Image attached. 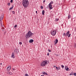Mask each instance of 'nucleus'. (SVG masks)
Returning <instances> with one entry per match:
<instances>
[{
    "instance_id": "nucleus-1",
    "label": "nucleus",
    "mask_w": 76,
    "mask_h": 76,
    "mask_svg": "<svg viewBox=\"0 0 76 76\" xmlns=\"http://www.w3.org/2000/svg\"><path fill=\"white\" fill-rule=\"evenodd\" d=\"M22 4L23 7L26 8L29 5V2L28 0H23Z\"/></svg>"
},
{
    "instance_id": "nucleus-2",
    "label": "nucleus",
    "mask_w": 76,
    "mask_h": 76,
    "mask_svg": "<svg viewBox=\"0 0 76 76\" xmlns=\"http://www.w3.org/2000/svg\"><path fill=\"white\" fill-rule=\"evenodd\" d=\"M32 35H34L33 33L31 32V31H29L28 33L26 34V38H31L32 37Z\"/></svg>"
},
{
    "instance_id": "nucleus-3",
    "label": "nucleus",
    "mask_w": 76,
    "mask_h": 76,
    "mask_svg": "<svg viewBox=\"0 0 76 76\" xmlns=\"http://www.w3.org/2000/svg\"><path fill=\"white\" fill-rule=\"evenodd\" d=\"M47 62L46 61H43V62H41V66H43V67H44L47 64Z\"/></svg>"
},
{
    "instance_id": "nucleus-4",
    "label": "nucleus",
    "mask_w": 76,
    "mask_h": 76,
    "mask_svg": "<svg viewBox=\"0 0 76 76\" xmlns=\"http://www.w3.org/2000/svg\"><path fill=\"white\" fill-rule=\"evenodd\" d=\"M52 4H53V1H52L50 2V3L49 4V7L50 8V10L53 9V7H52Z\"/></svg>"
},
{
    "instance_id": "nucleus-5",
    "label": "nucleus",
    "mask_w": 76,
    "mask_h": 76,
    "mask_svg": "<svg viewBox=\"0 0 76 76\" xmlns=\"http://www.w3.org/2000/svg\"><path fill=\"white\" fill-rule=\"evenodd\" d=\"M56 34V31H53L51 32V34L52 35H55Z\"/></svg>"
},
{
    "instance_id": "nucleus-6",
    "label": "nucleus",
    "mask_w": 76,
    "mask_h": 76,
    "mask_svg": "<svg viewBox=\"0 0 76 76\" xmlns=\"http://www.w3.org/2000/svg\"><path fill=\"white\" fill-rule=\"evenodd\" d=\"M3 17H4V15H2L1 16V17L0 18V21H1L3 19Z\"/></svg>"
},
{
    "instance_id": "nucleus-7",
    "label": "nucleus",
    "mask_w": 76,
    "mask_h": 76,
    "mask_svg": "<svg viewBox=\"0 0 76 76\" xmlns=\"http://www.w3.org/2000/svg\"><path fill=\"white\" fill-rule=\"evenodd\" d=\"M65 69L66 71H69V68H68L67 66H65Z\"/></svg>"
},
{
    "instance_id": "nucleus-8",
    "label": "nucleus",
    "mask_w": 76,
    "mask_h": 76,
    "mask_svg": "<svg viewBox=\"0 0 76 76\" xmlns=\"http://www.w3.org/2000/svg\"><path fill=\"white\" fill-rule=\"evenodd\" d=\"M11 69V67L9 66L8 67L7 69V71H9L10 70V69Z\"/></svg>"
},
{
    "instance_id": "nucleus-9",
    "label": "nucleus",
    "mask_w": 76,
    "mask_h": 76,
    "mask_svg": "<svg viewBox=\"0 0 76 76\" xmlns=\"http://www.w3.org/2000/svg\"><path fill=\"white\" fill-rule=\"evenodd\" d=\"M12 57V58H15V54L13 52L12 53V55L11 56Z\"/></svg>"
},
{
    "instance_id": "nucleus-10",
    "label": "nucleus",
    "mask_w": 76,
    "mask_h": 76,
    "mask_svg": "<svg viewBox=\"0 0 76 76\" xmlns=\"http://www.w3.org/2000/svg\"><path fill=\"white\" fill-rule=\"evenodd\" d=\"M34 42V40L33 39H31L29 41V42H30V43H31L32 42Z\"/></svg>"
},
{
    "instance_id": "nucleus-11",
    "label": "nucleus",
    "mask_w": 76,
    "mask_h": 76,
    "mask_svg": "<svg viewBox=\"0 0 76 76\" xmlns=\"http://www.w3.org/2000/svg\"><path fill=\"white\" fill-rule=\"evenodd\" d=\"M56 69L57 70H60V66H58V67H56Z\"/></svg>"
},
{
    "instance_id": "nucleus-12",
    "label": "nucleus",
    "mask_w": 76,
    "mask_h": 76,
    "mask_svg": "<svg viewBox=\"0 0 76 76\" xmlns=\"http://www.w3.org/2000/svg\"><path fill=\"white\" fill-rule=\"evenodd\" d=\"M15 52H16V53H19V51H18V49H16L14 50Z\"/></svg>"
},
{
    "instance_id": "nucleus-13",
    "label": "nucleus",
    "mask_w": 76,
    "mask_h": 76,
    "mask_svg": "<svg viewBox=\"0 0 76 76\" xmlns=\"http://www.w3.org/2000/svg\"><path fill=\"white\" fill-rule=\"evenodd\" d=\"M54 42L55 43V44H56L58 42V40L57 39H56V41Z\"/></svg>"
},
{
    "instance_id": "nucleus-14",
    "label": "nucleus",
    "mask_w": 76,
    "mask_h": 76,
    "mask_svg": "<svg viewBox=\"0 0 76 76\" xmlns=\"http://www.w3.org/2000/svg\"><path fill=\"white\" fill-rule=\"evenodd\" d=\"M69 31H68L66 33V36H68V35H69Z\"/></svg>"
},
{
    "instance_id": "nucleus-15",
    "label": "nucleus",
    "mask_w": 76,
    "mask_h": 76,
    "mask_svg": "<svg viewBox=\"0 0 76 76\" xmlns=\"http://www.w3.org/2000/svg\"><path fill=\"white\" fill-rule=\"evenodd\" d=\"M43 75H48V74L47 73H46L45 72H44L43 73Z\"/></svg>"
},
{
    "instance_id": "nucleus-16",
    "label": "nucleus",
    "mask_w": 76,
    "mask_h": 76,
    "mask_svg": "<svg viewBox=\"0 0 76 76\" xmlns=\"http://www.w3.org/2000/svg\"><path fill=\"white\" fill-rule=\"evenodd\" d=\"M44 13H45V11H44V10H43L42 11V14L43 15H44Z\"/></svg>"
},
{
    "instance_id": "nucleus-17",
    "label": "nucleus",
    "mask_w": 76,
    "mask_h": 76,
    "mask_svg": "<svg viewBox=\"0 0 76 76\" xmlns=\"http://www.w3.org/2000/svg\"><path fill=\"white\" fill-rule=\"evenodd\" d=\"M71 18V16H70V15H68V19H70Z\"/></svg>"
},
{
    "instance_id": "nucleus-18",
    "label": "nucleus",
    "mask_w": 76,
    "mask_h": 76,
    "mask_svg": "<svg viewBox=\"0 0 76 76\" xmlns=\"http://www.w3.org/2000/svg\"><path fill=\"white\" fill-rule=\"evenodd\" d=\"M58 20H59V18H56L55 20V21H57Z\"/></svg>"
},
{
    "instance_id": "nucleus-19",
    "label": "nucleus",
    "mask_w": 76,
    "mask_h": 76,
    "mask_svg": "<svg viewBox=\"0 0 76 76\" xmlns=\"http://www.w3.org/2000/svg\"><path fill=\"white\" fill-rule=\"evenodd\" d=\"M73 72H72L70 74V75H73Z\"/></svg>"
},
{
    "instance_id": "nucleus-20",
    "label": "nucleus",
    "mask_w": 76,
    "mask_h": 76,
    "mask_svg": "<svg viewBox=\"0 0 76 76\" xmlns=\"http://www.w3.org/2000/svg\"><path fill=\"white\" fill-rule=\"evenodd\" d=\"M25 76H29V75H28V74H26L25 75Z\"/></svg>"
},
{
    "instance_id": "nucleus-21",
    "label": "nucleus",
    "mask_w": 76,
    "mask_h": 76,
    "mask_svg": "<svg viewBox=\"0 0 76 76\" xmlns=\"http://www.w3.org/2000/svg\"><path fill=\"white\" fill-rule=\"evenodd\" d=\"M1 26H3V24H2V22H1Z\"/></svg>"
},
{
    "instance_id": "nucleus-22",
    "label": "nucleus",
    "mask_w": 76,
    "mask_h": 76,
    "mask_svg": "<svg viewBox=\"0 0 76 76\" xmlns=\"http://www.w3.org/2000/svg\"><path fill=\"white\" fill-rule=\"evenodd\" d=\"M61 67L62 68L64 69V66L63 65H61Z\"/></svg>"
},
{
    "instance_id": "nucleus-23",
    "label": "nucleus",
    "mask_w": 76,
    "mask_h": 76,
    "mask_svg": "<svg viewBox=\"0 0 76 76\" xmlns=\"http://www.w3.org/2000/svg\"><path fill=\"white\" fill-rule=\"evenodd\" d=\"M12 9V8L11 7H10L9 9V10H11V9Z\"/></svg>"
},
{
    "instance_id": "nucleus-24",
    "label": "nucleus",
    "mask_w": 76,
    "mask_h": 76,
    "mask_svg": "<svg viewBox=\"0 0 76 76\" xmlns=\"http://www.w3.org/2000/svg\"><path fill=\"white\" fill-rule=\"evenodd\" d=\"M17 26H18V25H15V26H14L15 28H16V27H17Z\"/></svg>"
},
{
    "instance_id": "nucleus-25",
    "label": "nucleus",
    "mask_w": 76,
    "mask_h": 76,
    "mask_svg": "<svg viewBox=\"0 0 76 76\" xmlns=\"http://www.w3.org/2000/svg\"><path fill=\"white\" fill-rule=\"evenodd\" d=\"M22 42H19V44H20V45H22Z\"/></svg>"
},
{
    "instance_id": "nucleus-26",
    "label": "nucleus",
    "mask_w": 76,
    "mask_h": 76,
    "mask_svg": "<svg viewBox=\"0 0 76 76\" xmlns=\"http://www.w3.org/2000/svg\"><path fill=\"white\" fill-rule=\"evenodd\" d=\"M74 76H76V73H74Z\"/></svg>"
},
{
    "instance_id": "nucleus-27",
    "label": "nucleus",
    "mask_w": 76,
    "mask_h": 76,
    "mask_svg": "<svg viewBox=\"0 0 76 76\" xmlns=\"http://www.w3.org/2000/svg\"><path fill=\"white\" fill-rule=\"evenodd\" d=\"M2 30L3 31H4V28H2Z\"/></svg>"
},
{
    "instance_id": "nucleus-28",
    "label": "nucleus",
    "mask_w": 76,
    "mask_h": 76,
    "mask_svg": "<svg viewBox=\"0 0 76 76\" xmlns=\"http://www.w3.org/2000/svg\"><path fill=\"white\" fill-rule=\"evenodd\" d=\"M8 6H10V3H8Z\"/></svg>"
},
{
    "instance_id": "nucleus-29",
    "label": "nucleus",
    "mask_w": 76,
    "mask_h": 76,
    "mask_svg": "<svg viewBox=\"0 0 76 76\" xmlns=\"http://www.w3.org/2000/svg\"><path fill=\"white\" fill-rule=\"evenodd\" d=\"M65 35H66V33H64L63 34V36H65Z\"/></svg>"
},
{
    "instance_id": "nucleus-30",
    "label": "nucleus",
    "mask_w": 76,
    "mask_h": 76,
    "mask_svg": "<svg viewBox=\"0 0 76 76\" xmlns=\"http://www.w3.org/2000/svg\"><path fill=\"white\" fill-rule=\"evenodd\" d=\"M71 35V34H69V35L68 36V37H70Z\"/></svg>"
},
{
    "instance_id": "nucleus-31",
    "label": "nucleus",
    "mask_w": 76,
    "mask_h": 76,
    "mask_svg": "<svg viewBox=\"0 0 76 76\" xmlns=\"http://www.w3.org/2000/svg\"><path fill=\"white\" fill-rule=\"evenodd\" d=\"M10 3H13V0H11Z\"/></svg>"
},
{
    "instance_id": "nucleus-32",
    "label": "nucleus",
    "mask_w": 76,
    "mask_h": 76,
    "mask_svg": "<svg viewBox=\"0 0 76 76\" xmlns=\"http://www.w3.org/2000/svg\"><path fill=\"white\" fill-rule=\"evenodd\" d=\"M41 9H43V7L42 6H41Z\"/></svg>"
},
{
    "instance_id": "nucleus-33",
    "label": "nucleus",
    "mask_w": 76,
    "mask_h": 76,
    "mask_svg": "<svg viewBox=\"0 0 76 76\" xmlns=\"http://www.w3.org/2000/svg\"><path fill=\"white\" fill-rule=\"evenodd\" d=\"M12 13L13 14H15V12L12 11Z\"/></svg>"
},
{
    "instance_id": "nucleus-34",
    "label": "nucleus",
    "mask_w": 76,
    "mask_h": 76,
    "mask_svg": "<svg viewBox=\"0 0 76 76\" xmlns=\"http://www.w3.org/2000/svg\"><path fill=\"white\" fill-rule=\"evenodd\" d=\"M48 51H49V52H51V50H48Z\"/></svg>"
},
{
    "instance_id": "nucleus-35",
    "label": "nucleus",
    "mask_w": 76,
    "mask_h": 76,
    "mask_svg": "<svg viewBox=\"0 0 76 76\" xmlns=\"http://www.w3.org/2000/svg\"><path fill=\"white\" fill-rule=\"evenodd\" d=\"M7 74H10V72H8L7 73Z\"/></svg>"
},
{
    "instance_id": "nucleus-36",
    "label": "nucleus",
    "mask_w": 76,
    "mask_h": 76,
    "mask_svg": "<svg viewBox=\"0 0 76 76\" xmlns=\"http://www.w3.org/2000/svg\"><path fill=\"white\" fill-rule=\"evenodd\" d=\"M10 75H12V73L11 72H10Z\"/></svg>"
},
{
    "instance_id": "nucleus-37",
    "label": "nucleus",
    "mask_w": 76,
    "mask_h": 76,
    "mask_svg": "<svg viewBox=\"0 0 76 76\" xmlns=\"http://www.w3.org/2000/svg\"><path fill=\"white\" fill-rule=\"evenodd\" d=\"M75 47H76V43H75Z\"/></svg>"
},
{
    "instance_id": "nucleus-38",
    "label": "nucleus",
    "mask_w": 76,
    "mask_h": 76,
    "mask_svg": "<svg viewBox=\"0 0 76 76\" xmlns=\"http://www.w3.org/2000/svg\"><path fill=\"white\" fill-rule=\"evenodd\" d=\"M49 55L50 53H48L47 54L48 56H49Z\"/></svg>"
},
{
    "instance_id": "nucleus-39",
    "label": "nucleus",
    "mask_w": 76,
    "mask_h": 76,
    "mask_svg": "<svg viewBox=\"0 0 76 76\" xmlns=\"http://www.w3.org/2000/svg\"><path fill=\"white\" fill-rule=\"evenodd\" d=\"M13 7H14V6H13V5H12V8L13 9Z\"/></svg>"
},
{
    "instance_id": "nucleus-40",
    "label": "nucleus",
    "mask_w": 76,
    "mask_h": 76,
    "mask_svg": "<svg viewBox=\"0 0 76 76\" xmlns=\"http://www.w3.org/2000/svg\"><path fill=\"white\" fill-rule=\"evenodd\" d=\"M45 0H44V1H43V3H44V2H45Z\"/></svg>"
},
{
    "instance_id": "nucleus-41",
    "label": "nucleus",
    "mask_w": 76,
    "mask_h": 76,
    "mask_svg": "<svg viewBox=\"0 0 76 76\" xmlns=\"http://www.w3.org/2000/svg\"><path fill=\"white\" fill-rule=\"evenodd\" d=\"M12 70H15V69H12Z\"/></svg>"
},
{
    "instance_id": "nucleus-42",
    "label": "nucleus",
    "mask_w": 76,
    "mask_h": 76,
    "mask_svg": "<svg viewBox=\"0 0 76 76\" xmlns=\"http://www.w3.org/2000/svg\"><path fill=\"white\" fill-rule=\"evenodd\" d=\"M36 13H37V11H36Z\"/></svg>"
},
{
    "instance_id": "nucleus-43",
    "label": "nucleus",
    "mask_w": 76,
    "mask_h": 76,
    "mask_svg": "<svg viewBox=\"0 0 76 76\" xmlns=\"http://www.w3.org/2000/svg\"><path fill=\"white\" fill-rule=\"evenodd\" d=\"M4 34H6V32H4Z\"/></svg>"
},
{
    "instance_id": "nucleus-44",
    "label": "nucleus",
    "mask_w": 76,
    "mask_h": 76,
    "mask_svg": "<svg viewBox=\"0 0 76 76\" xmlns=\"http://www.w3.org/2000/svg\"><path fill=\"white\" fill-rule=\"evenodd\" d=\"M41 76H44V75H41Z\"/></svg>"
},
{
    "instance_id": "nucleus-45",
    "label": "nucleus",
    "mask_w": 76,
    "mask_h": 76,
    "mask_svg": "<svg viewBox=\"0 0 76 76\" xmlns=\"http://www.w3.org/2000/svg\"><path fill=\"white\" fill-rule=\"evenodd\" d=\"M1 65L2 64L1 63Z\"/></svg>"
},
{
    "instance_id": "nucleus-46",
    "label": "nucleus",
    "mask_w": 76,
    "mask_h": 76,
    "mask_svg": "<svg viewBox=\"0 0 76 76\" xmlns=\"http://www.w3.org/2000/svg\"><path fill=\"white\" fill-rule=\"evenodd\" d=\"M54 67H56V66H54Z\"/></svg>"
},
{
    "instance_id": "nucleus-47",
    "label": "nucleus",
    "mask_w": 76,
    "mask_h": 76,
    "mask_svg": "<svg viewBox=\"0 0 76 76\" xmlns=\"http://www.w3.org/2000/svg\"><path fill=\"white\" fill-rule=\"evenodd\" d=\"M57 56H58V55H57Z\"/></svg>"
}]
</instances>
